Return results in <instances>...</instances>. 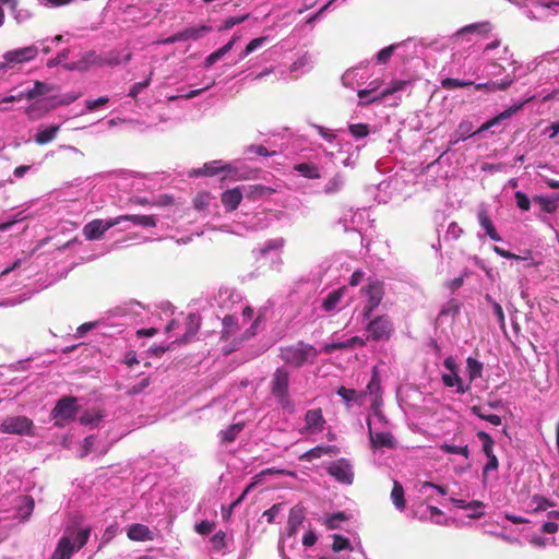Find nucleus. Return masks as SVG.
<instances>
[{"label": "nucleus", "mask_w": 559, "mask_h": 559, "mask_svg": "<svg viewBox=\"0 0 559 559\" xmlns=\"http://www.w3.org/2000/svg\"><path fill=\"white\" fill-rule=\"evenodd\" d=\"M479 225L485 229L486 234L493 241H501L502 238L498 234L492 221L487 214L486 210H480L477 214Z\"/></svg>", "instance_id": "obj_24"}, {"label": "nucleus", "mask_w": 559, "mask_h": 559, "mask_svg": "<svg viewBox=\"0 0 559 559\" xmlns=\"http://www.w3.org/2000/svg\"><path fill=\"white\" fill-rule=\"evenodd\" d=\"M109 103V98L107 96H102L97 99H86L85 107L88 111H94L98 107L107 105Z\"/></svg>", "instance_id": "obj_55"}, {"label": "nucleus", "mask_w": 559, "mask_h": 559, "mask_svg": "<svg viewBox=\"0 0 559 559\" xmlns=\"http://www.w3.org/2000/svg\"><path fill=\"white\" fill-rule=\"evenodd\" d=\"M397 45H390L383 49H381L378 53H377V61L378 63L380 64H384L386 63L390 58L392 57L394 50L396 49Z\"/></svg>", "instance_id": "obj_49"}, {"label": "nucleus", "mask_w": 559, "mask_h": 559, "mask_svg": "<svg viewBox=\"0 0 559 559\" xmlns=\"http://www.w3.org/2000/svg\"><path fill=\"white\" fill-rule=\"evenodd\" d=\"M440 450L444 453H450V454H461L463 455L465 459H468L469 456V450H468V447L467 445H464V447H456V445H451V444H441L440 445Z\"/></svg>", "instance_id": "obj_44"}, {"label": "nucleus", "mask_w": 559, "mask_h": 559, "mask_svg": "<svg viewBox=\"0 0 559 559\" xmlns=\"http://www.w3.org/2000/svg\"><path fill=\"white\" fill-rule=\"evenodd\" d=\"M346 519L343 512H337L328 519L326 525L330 530H335L338 527V522L344 521Z\"/></svg>", "instance_id": "obj_63"}, {"label": "nucleus", "mask_w": 559, "mask_h": 559, "mask_svg": "<svg viewBox=\"0 0 559 559\" xmlns=\"http://www.w3.org/2000/svg\"><path fill=\"white\" fill-rule=\"evenodd\" d=\"M249 17V14H243V15H240V16H233V17H228L226 19L222 26L219 27V31H227V29H230L233 28L235 25L237 24H240L242 23L243 21H246L247 19Z\"/></svg>", "instance_id": "obj_50"}, {"label": "nucleus", "mask_w": 559, "mask_h": 559, "mask_svg": "<svg viewBox=\"0 0 559 559\" xmlns=\"http://www.w3.org/2000/svg\"><path fill=\"white\" fill-rule=\"evenodd\" d=\"M474 83L472 81H462L459 79L453 78H445L441 81V86L445 90H453L456 87H465L473 85Z\"/></svg>", "instance_id": "obj_43"}, {"label": "nucleus", "mask_w": 559, "mask_h": 559, "mask_svg": "<svg viewBox=\"0 0 559 559\" xmlns=\"http://www.w3.org/2000/svg\"><path fill=\"white\" fill-rule=\"evenodd\" d=\"M117 225L116 217L109 218L107 221H103L99 218L93 219L87 223L83 227V235L86 240H97L103 237V235L110 229L111 227Z\"/></svg>", "instance_id": "obj_10"}, {"label": "nucleus", "mask_w": 559, "mask_h": 559, "mask_svg": "<svg viewBox=\"0 0 559 559\" xmlns=\"http://www.w3.org/2000/svg\"><path fill=\"white\" fill-rule=\"evenodd\" d=\"M254 487V483L249 484L242 493L233 501L227 508H222V514L225 520H228L234 511L235 508H237L247 497V495L250 492V490Z\"/></svg>", "instance_id": "obj_33"}, {"label": "nucleus", "mask_w": 559, "mask_h": 559, "mask_svg": "<svg viewBox=\"0 0 559 559\" xmlns=\"http://www.w3.org/2000/svg\"><path fill=\"white\" fill-rule=\"evenodd\" d=\"M57 88L55 85H50L40 81H36L33 88L25 92L26 99H34L38 96L55 92Z\"/></svg>", "instance_id": "obj_26"}, {"label": "nucleus", "mask_w": 559, "mask_h": 559, "mask_svg": "<svg viewBox=\"0 0 559 559\" xmlns=\"http://www.w3.org/2000/svg\"><path fill=\"white\" fill-rule=\"evenodd\" d=\"M368 435L371 447L374 449H394L396 447V440L391 432H373L370 421H368Z\"/></svg>", "instance_id": "obj_15"}, {"label": "nucleus", "mask_w": 559, "mask_h": 559, "mask_svg": "<svg viewBox=\"0 0 559 559\" xmlns=\"http://www.w3.org/2000/svg\"><path fill=\"white\" fill-rule=\"evenodd\" d=\"M294 169L305 178L319 179L321 177L318 167L313 164L300 163L295 165Z\"/></svg>", "instance_id": "obj_29"}, {"label": "nucleus", "mask_w": 559, "mask_h": 559, "mask_svg": "<svg viewBox=\"0 0 559 559\" xmlns=\"http://www.w3.org/2000/svg\"><path fill=\"white\" fill-rule=\"evenodd\" d=\"M127 535L131 540L135 542H145L153 539V534L151 530L146 525L140 523L132 524L128 528Z\"/></svg>", "instance_id": "obj_22"}, {"label": "nucleus", "mask_w": 559, "mask_h": 559, "mask_svg": "<svg viewBox=\"0 0 559 559\" xmlns=\"http://www.w3.org/2000/svg\"><path fill=\"white\" fill-rule=\"evenodd\" d=\"M534 97L531 96L528 98H526L525 100H523L522 103L520 104H515L511 107H509L508 109L503 110L502 112H500L498 116L489 119L488 121H486L485 123H483L480 126V128L475 132V133H481L484 131H487L489 130L490 128L499 124L500 122H502L503 120L506 119H509L511 118L512 116H514L515 114H518L520 110H522V108L524 107L525 104H527L528 102H531Z\"/></svg>", "instance_id": "obj_13"}, {"label": "nucleus", "mask_w": 559, "mask_h": 559, "mask_svg": "<svg viewBox=\"0 0 559 559\" xmlns=\"http://www.w3.org/2000/svg\"><path fill=\"white\" fill-rule=\"evenodd\" d=\"M78 95H69L67 99L55 102V98L51 102H37L34 105L29 106L27 109V114L31 119H38L43 112L49 111L52 108H56L60 105H69L78 99Z\"/></svg>", "instance_id": "obj_12"}, {"label": "nucleus", "mask_w": 559, "mask_h": 559, "mask_svg": "<svg viewBox=\"0 0 559 559\" xmlns=\"http://www.w3.org/2000/svg\"><path fill=\"white\" fill-rule=\"evenodd\" d=\"M97 59V56L94 51H88L84 55L82 60L67 66L69 70H86L88 68V64L95 63Z\"/></svg>", "instance_id": "obj_37"}, {"label": "nucleus", "mask_w": 559, "mask_h": 559, "mask_svg": "<svg viewBox=\"0 0 559 559\" xmlns=\"http://www.w3.org/2000/svg\"><path fill=\"white\" fill-rule=\"evenodd\" d=\"M366 393L374 395L376 400L381 397V382L377 368H373L372 370V376L369 383L367 384L365 394Z\"/></svg>", "instance_id": "obj_32"}, {"label": "nucleus", "mask_w": 559, "mask_h": 559, "mask_svg": "<svg viewBox=\"0 0 559 559\" xmlns=\"http://www.w3.org/2000/svg\"><path fill=\"white\" fill-rule=\"evenodd\" d=\"M361 293L367 297L362 309V318L369 319L384 298V282L378 278H368V283L361 288Z\"/></svg>", "instance_id": "obj_2"}, {"label": "nucleus", "mask_w": 559, "mask_h": 559, "mask_svg": "<svg viewBox=\"0 0 559 559\" xmlns=\"http://www.w3.org/2000/svg\"><path fill=\"white\" fill-rule=\"evenodd\" d=\"M390 95H393V93H392L390 86H388L384 90H382L379 95L373 96V97H371V98H369V99H367L365 102L360 100L359 102V106H367L369 104H372V103H376V102H380V100H382L383 98H385V97H388Z\"/></svg>", "instance_id": "obj_59"}, {"label": "nucleus", "mask_w": 559, "mask_h": 559, "mask_svg": "<svg viewBox=\"0 0 559 559\" xmlns=\"http://www.w3.org/2000/svg\"><path fill=\"white\" fill-rule=\"evenodd\" d=\"M229 168H230L229 165L219 166V162L218 160H213V162H210V163H205L203 165V167L197 171V174L198 175H202V176H214V175H217L219 173L228 171Z\"/></svg>", "instance_id": "obj_28"}, {"label": "nucleus", "mask_w": 559, "mask_h": 559, "mask_svg": "<svg viewBox=\"0 0 559 559\" xmlns=\"http://www.w3.org/2000/svg\"><path fill=\"white\" fill-rule=\"evenodd\" d=\"M367 340L388 342L394 334V323L389 314H379L369 320L366 325Z\"/></svg>", "instance_id": "obj_6"}, {"label": "nucleus", "mask_w": 559, "mask_h": 559, "mask_svg": "<svg viewBox=\"0 0 559 559\" xmlns=\"http://www.w3.org/2000/svg\"><path fill=\"white\" fill-rule=\"evenodd\" d=\"M242 429H243L242 423L230 425L227 429L219 431L218 436L221 438V441L223 443L234 442Z\"/></svg>", "instance_id": "obj_30"}, {"label": "nucleus", "mask_w": 559, "mask_h": 559, "mask_svg": "<svg viewBox=\"0 0 559 559\" xmlns=\"http://www.w3.org/2000/svg\"><path fill=\"white\" fill-rule=\"evenodd\" d=\"M33 421L26 416H13L5 418L0 429L4 433L33 436Z\"/></svg>", "instance_id": "obj_9"}, {"label": "nucleus", "mask_w": 559, "mask_h": 559, "mask_svg": "<svg viewBox=\"0 0 559 559\" xmlns=\"http://www.w3.org/2000/svg\"><path fill=\"white\" fill-rule=\"evenodd\" d=\"M94 445H95V437L93 435L87 436L83 441L81 452H80V457L83 459V457L87 456L90 454V452L92 451V449L94 448Z\"/></svg>", "instance_id": "obj_57"}, {"label": "nucleus", "mask_w": 559, "mask_h": 559, "mask_svg": "<svg viewBox=\"0 0 559 559\" xmlns=\"http://www.w3.org/2000/svg\"><path fill=\"white\" fill-rule=\"evenodd\" d=\"M267 191H270V189L262 185L250 186L247 195L248 198L255 200L257 198L264 195Z\"/></svg>", "instance_id": "obj_58"}, {"label": "nucleus", "mask_w": 559, "mask_h": 559, "mask_svg": "<svg viewBox=\"0 0 559 559\" xmlns=\"http://www.w3.org/2000/svg\"><path fill=\"white\" fill-rule=\"evenodd\" d=\"M533 202L540 207L543 213L552 214L559 207V194L554 197L534 195Z\"/></svg>", "instance_id": "obj_21"}, {"label": "nucleus", "mask_w": 559, "mask_h": 559, "mask_svg": "<svg viewBox=\"0 0 559 559\" xmlns=\"http://www.w3.org/2000/svg\"><path fill=\"white\" fill-rule=\"evenodd\" d=\"M348 130L350 134L356 139H362L369 134V127L366 123L349 124Z\"/></svg>", "instance_id": "obj_45"}, {"label": "nucleus", "mask_w": 559, "mask_h": 559, "mask_svg": "<svg viewBox=\"0 0 559 559\" xmlns=\"http://www.w3.org/2000/svg\"><path fill=\"white\" fill-rule=\"evenodd\" d=\"M489 31H490V24L487 22L466 25V26L462 27L461 29H459L452 36V40L454 44H460V40L467 34H474V33L488 34Z\"/></svg>", "instance_id": "obj_18"}, {"label": "nucleus", "mask_w": 559, "mask_h": 559, "mask_svg": "<svg viewBox=\"0 0 559 559\" xmlns=\"http://www.w3.org/2000/svg\"><path fill=\"white\" fill-rule=\"evenodd\" d=\"M344 293L345 287H341L330 292L322 301V308L328 312L333 311L340 304Z\"/></svg>", "instance_id": "obj_25"}, {"label": "nucleus", "mask_w": 559, "mask_h": 559, "mask_svg": "<svg viewBox=\"0 0 559 559\" xmlns=\"http://www.w3.org/2000/svg\"><path fill=\"white\" fill-rule=\"evenodd\" d=\"M332 549L335 551V552H338V551H342V550H345V549H353L352 548V545H350V542L347 537H344L340 534H334L333 535V544H332Z\"/></svg>", "instance_id": "obj_42"}, {"label": "nucleus", "mask_w": 559, "mask_h": 559, "mask_svg": "<svg viewBox=\"0 0 559 559\" xmlns=\"http://www.w3.org/2000/svg\"><path fill=\"white\" fill-rule=\"evenodd\" d=\"M238 331V322L234 316H226L223 319V338H228Z\"/></svg>", "instance_id": "obj_39"}, {"label": "nucleus", "mask_w": 559, "mask_h": 559, "mask_svg": "<svg viewBox=\"0 0 559 559\" xmlns=\"http://www.w3.org/2000/svg\"><path fill=\"white\" fill-rule=\"evenodd\" d=\"M37 55L38 48L35 45L7 51L3 55V62L0 63V72H5L11 64L32 61Z\"/></svg>", "instance_id": "obj_7"}, {"label": "nucleus", "mask_w": 559, "mask_h": 559, "mask_svg": "<svg viewBox=\"0 0 559 559\" xmlns=\"http://www.w3.org/2000/svg\"><path fill=\"white\" fill-rule=\"evenodd\" d=\"M150 83H151V76L142 82L134 83L131 86V88L129 90L128 96L135 98L143 88H145L150 85Z\"/></svg>", "instance_id": "obj_60"}, {"label": "nucleus", "mask_w": 559, "mask_h": 559, "mask_svg": "<svg viewBox=\"0 0 559 559\" xmlns=\"http://www.w3.org/2000/svg\"><path fill=\"white\" fill-rule=\"evenodd\" d=\"M451 502L454 503L457 508L467 509V510H477L483 508V502L478 500H474L472 502L466 503L462 499L451 498Z\"/></svg>", "instance_id": "obj_47"}, {"label": "nucleus", "mask_w": 559, "mask_h": 559, "mask_svg": "<svg viewBox=\"0 0 559 559\" xmlns=\"http://www.w3.org/2000/svg\"><path fill=\"white\" fill-rule=\"evenodd\" d=\"M59 131V126H51L45 130H40L35 135V142L39 145L51 142Z\"/></svg>", "instance_id": "obj_31"}, {"label": "nucleus", "mask_w": 559, "mask_h": 559, "mask_svg": "<svg viewBox=\"0 0 559 559\" xmlns=\"http://www.w3.org/2000/svg\"><path fill=\"white\" fill-rule=\"evenodd\" d=\"M532 501H533V503H535V509H534L535 512L545 511L548 508L555 506V503L552 501H550L547 498L539 496V495L533 496Z\"/></svg>", "instance_id": "obj_46"}, {"label": "nucleus", "mask_w": 559, "mask_h": 559, "mask_svg": "<svg viewBox=\"0 0 559 559\" xmlns=\"http://www.w3.org/2000/svg\"><path fill=\"white\" fill-rule=\"evenodd\" d=\"M306 425L302 432H321L324 429L325 418L321 408L309 409L305 414Z\"/></svg>", "instance_id": "obj_14"}, {"label": "nucleus", "mask_w": 559, "mask_h": 559, "mask_svg": "<svg viewBox=\"0 0 559 559\" xmlns=\"http://www.w3.org/2000/svg\"><path fill=\"white\" fill-rule=\"evenodd\" d=\"M104 415L99 412V411H92V412H85L81 417H80V423L81 425H84V426H92V427H96L98 425V423L103 419Z\"/></svg>", "instance_id": "obj_38"}, {"label": "nucleus", "mask_w": 559, "mask_h": 559, "mask_svg": "<svg viewBox=\"0 0 559 559\" xmlns=\"http://www.w3.org/2000/svg\"><path fill=\"white\" fill-rule=\"evenodd\" d=\"M69 53H70V50H69V49H63V50H61V51L57 55V57H56V58L48 60L47 66H48L49 68H51V67H55V66H57V64H60L61 62H63V61L69 57Z\"/></svg>", "instance_id": "obj_64"}, {"label": "nucleus", "mask_w": 559, "mask_h": 559, "mask_svg": "<svg viewBox=\"0 0 559 559\" xmlns=\"http://www.w3.org/2000/svg\"><path fill=\"white\" fill-rule=\"evenodd\" d=\"M283 508V503H275L270 509L263 512V516L266 518L269 523H273L275 516L280 513Z\"/></svg>", "instance_id": "obj_62"}, {"label": "nucleus", "mask_w": 559, "mask_h": 559, "mask_svg": "<svg viewBox=\"0 0 559 559\" xmlns=\"http://www.w3.org/2000/svg\"><path fill=\"white\" fill-rule=\"evenodd\" d=\"M391 499L397 510L403 511L405 509L406 501L404 498V488L402 484L397 480L393 481Z\"/></svg>", "instance_id": "obj_27"}, {"label": "nucleus", "mask_w": 559, "mask_h": 559, "mask_svg": "<svg viewBox=\"0 0 559 559\" xmlns=\"http://www.w3.org/2000/svg\"><path fill=\"white\" fill-rule=\"evenodd\" d=\"M337 452H338V448L336 445H317V447L310 449L309 451H307L306 453H304L300 456V460L310 462L314 459L321 457L322 455H330V456L336 455Z\"/></svg>", "instance_id": "obj_20"}, {"label": "nucleus", "mask_w": 559, "mask_h": 559, "mask_svg": "<svg viewBox=\"0 0 559 559\" xmlns=\"http://www.w3.org/2000/svg\"><path fill=\"white\" fill-rule=\"evenodd\" d=\"M225 538H226L225 532H223V531L216 532L211 538V544H212L213 549H215L216 551H221L223 548H225V546H226Z\"/></svg>", "instance_id": "obj_48"}, {"label": "nucleus", "mask_w": 559, "mask_h": 559, "mask_svg": "<svg viewBox=\"0 0 559 559\" xmlns=\"http://www.w3.org/2000/svg\"><path fill=\"white\" fill-rule=\"evenodd\" d=\"M342 349H348L354 347H364L366 345V340L360 336H353L347 341L340 342Z\"/></svg>", "instance_id": "obj_53"}, {"label": "nucleus", "mask_w": 559, "mask_h": 559, "mask_svg": "<svg viewBox=\"0 0 559 559\" xmlns=\"http://www.w3.org/2000/svg\"><path fill=\"white\" fill-rule=\"evenodd\" d=\"M267 39V37L265 36H262V37H258V38H254L252 39L245 48V50L241 52L240 55V58H246L249 53H251L252 51H254L258 47H260L265 40Z\"/></svg>", "instance_id": "obj_52"}, {"label": "nucleus", "mask_w": 559, "mask_h": 559, "mask_svg": "<svg viewBox=\"0 0 559 559\" xmlns=\"http://www.w3.org/2000/svg\"><path fill=\"white\" fill-rule=\"evenodd\" d=\"M289 372L287 369L281 367L277 368L272 374L271 380V392L280 403V405L287 409L294 408V403L289 396Z\"/></svg>", "instance_id": "obj_4"}, {"label": "nucleus", "mask_w": 559, "mask_h": 559, "mask_svg": "<svg viewBox=\"0 0 559 559\" xmlns=\"http://www.w3.org/2000/svg\"><path fill=\"white\" fill-rule=\"evenodd\" d=\"M472 413L474 415H476L477 417L495 425V426H499L501 425L502 423V419L499 415H496V414H486L483 412V407L481 406H478V405H474L472 408H471Z\"/></svg>", "instance_id": "obj_40"}, {"label": "nucleus", "mask_w": 559, "mask_h": 559, "mask_svg": "<svg viewBox=\"0 0 559 559\" xmlns=\"http://www.w3.org/2000/svg\"><path fill=\"white\" fill-rule=\"evenodd\" d=\"M242 200V191L240 187L226 190L221 195V202L228 211H235Z\"/></svg>", "instance_id": "obj_16"}, {"label": "nucleus", "mask_w": 559, "mask_h": 559, "mask_svg": "<svg viewBox=\"0 0 559 559\" xmlns=\"http://www.w3.org/2000/svg\"><path fill=\"white\" fill-rule=\"evenodd\" d=\"M337 394L346 402L357 401L358 399V393L356 390L347 389L345 386L338 388Z\"/></svg>", "instance_id": "obj_56"}, {"label": "nucleus", "mask_w": 559, "mask_h": 559, "mask_svg": "<svg viewBox=\"0 0 559 559\" xmlns=\"http://www.w3.org/2000/svg\"><path fill=\"white\" fill-rule=\"evenodd\" d=\"M117 225L121 222H132L134 225L143 226V227H155L157 224V219L154 215H120L116 217Z\"/></svg>", "instance_id": "obj_19"}, {"label": "nucleus", "mask_w": 559, "mask_h": 559, "mask_svg": "<svg viewBox=\"0 0 559 559\" xmlns=\"http://www.w3.org/2000/svg\"><path fill=\"white\" fill-rule=\"evenodd\" d=\"M444 367L451 371V373L442 374V382L448 388H456L457 393H465L469 388L464 386L461 377L457 374V365L453 357H448L443 361Z\"/></svg>", "instance_id": "obj_11"}, {"label": "nucleus", "mask_w": 559, "mask_h": 559, "mask_svg": "<svg viewBox=\"0 0 559 559\" xmlns=\"http://www.w3.org/2000/svg\"><path fill=\"white\" fill-rule=\"evenodd\" d=\"M151 383V380L148 377L143 378L138 384H134L127 390L128 395H136L144 391Z\"/></svg>", "instance_id": "obj_54"}, {"label": "nucleus", "mask_w": 559, "mask_h": 559, "mask_svg": "<svg viewBox=\"0 0 559 559\" xmlns=\"http://www.w3.org/2000/svg\"><path fill=\"white\" fill-rule=\"evenodd\" d=\"M90 534L91 527H85L81 530L76 534L74 543H72L71 537L67 535L62 536L59 539L57 547L50 559H71L74 551L80 550L86 545Z\"/></svg>", "instance_id": "obj_3"}, {"label": "nucleus", "mask_w": 559, "mask_h": 559, "mask_svg": "<svg viewBox=\"0 0 559 559\" xmlns=\"http://www.w3.org/2000/svg\"><path fill=\"white\" fill-rule=\"evenodd\" d=\"M514 198H515V201H516V205L520 210L522 211H528L531 209V200L528 199V197L522 192V191H516L514 193Z\"/></svg>", "instance_id": "obj_51"}, {"label": "nucleus", "mask_w": 559, "mask_h": 559, "mask_svg": "<svg viewBox=\"0 0 559 559\" xmlns=\"http://www.w3.org/2000/svg\"><path fill=\"white\" fill-rule=\"evenodd\" d=\"M477 437L483 442V452L485 453V455L486 456L493 455V444H495V441L491 438V436L489 433L485 432V431H478L477 432Z\"/></svg>", "instance_id": "obj_41"}, {"label": "nucleus", "mask_w": 559, "mask_h": 559, "mask_svg": "<svg viewBox=\"0 0 559 559\" xmlns=\"http://www.w3.org/2000/svg\"><path fill=\"white\" fill-rule=\"evenodd\" d=\"M210 31H211L210 26L202 25L199 27H188L181 32L185 35V40L187 41V40H197V39L203 37Z\"/></svg>", "instance_id": "obj_35"}, {"label": "nucleus", "mask_w": 559, "mask_h": 559, "mask_svg": "<svg viewBox=\"0 0 559 559\" xmlns=\"http://www.w3.org/2000/svg\"><path fill=\"white\" fill-rule=\"evenodd\" d=\"M318 355L319 352L314 346L301 341L280 348L281 359L294 368H300L307 362L313 364Z\"/></svg>", "instance_id": "obj_1"}, {"label": "nucleus", "mask_w": 559, "mask_h": 559, "mask_svg": "<svg viewBox=\"0 0 559 559\" xmlns=\"http://www.w3.org/2000/svg\"><path fill=\"white\" fill-rule=\"evenodd\" d=\"M512 83H513V79L510 76H507L502 81H489L486 83L475 84V90L476 91H485L486 93H493L497 91L508 90Z\"/></svg>", "instance_id": "obj_23"}, {"label": "nucleus", "mask_w": 559, "mask_h": 559, "mask_svg": "<svg viewBox=\"0 0 559 559\" xmlns=\"http://www.w3.org/2000/svg\"><path fill=\"white\" fill-rule=\"evenodd\" d=\"M80 405L74 396H62L59 399L51 411V418L55 419V426L64 427L73 421L79 413Z\"/></svg>", "instance_id": "obj_5"}, {"label": "nucleus", "mask_w": 559, "mask_h": 559, "mask_svg": "<svg viewBox=\"0 0 559 559\" xmlns=\"http://www.w3.org/2000/svg\"><path fill=\"white\" fill-rule=\"evenodd\" d=\"M472 129H473L472 122L462 121L459 124L457 130L455 131V134L457 135V138L454 141H452L451 144H456L460 141H464V140L468 139L469 136H472L473 134H475V132H472Z\"/></svg>", "instance_id": "obj_36"}, {"label": "nucleus", "mask_w": 559, "mask_h": 559, "mask_svg": "<svg viewBox=\"0 0 559 559\" xmlns=\"http://www.w3.org/2000/svg\"><path fill=\"white\" fill-rule=\"evenodd\" d=\"M305 520V509L300 506H295L290 509L287 521V533L293 536L297 533Z\"/></svg>", "instance_id": "obj_17"}, {"label": "nucleus", "mask_w": 559, "mask_h": 559, "mask_svg": "<svg viewBox=\"0 0 559 559\" xmlns=\"http://www.w3.org/2000/svg\"><path fill=\"white\" fill-rule=\"evenodd\" d=\"M215 527V523L210 521H201L200 523L195 524V532L200 535H207L210 534Z\"/></svg>", "instance_id": "obj_61"}, {"label": "nucleus", "mask_w": 559, "mask_h": 559, "mask_svg": "<svg viewBox=\"0 0 559 559\" xmlns=\"http://www.w3.org/2000/svg\"><path fill=\"white\" fill-rule=\"evenodd\" d=\"M466 368L471 382L480 378L483 374V364L473 357L466 359Z\"/></svg>", "instance_id": "obj_34"}, {"label": "nucleus", "mask_w": 559, "mask_h": 559, "mask_svg": "<svg viewBox=\"0 0 559 559\" xmlns=\"http://www.w3.org/2000/svg\"><path fill=\"white\" fill-rule=\"evenodd\" d=\"M326 473L344 485H352L354 481L353 465L347 459H338L331 462L326 467Z\"/></svg>", "instance_id": "obj_8"}]
</instances>
